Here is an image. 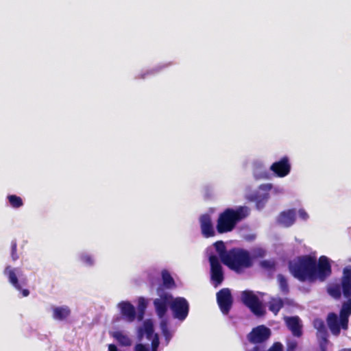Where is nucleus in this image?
<instances>
[{"instance_id":"39448f33","label":"nucleus","mask_w":351,"mask_h":351,"mask_svg":"<svg viewBox=\"0 0 351 351\" xmlns=\"http://www.w3.org/2000/svg\"><path fill=\"white\" fill-rule=\"evenodd\" d=\"M327 293L335 300H339L342 295L347 300H351V265L343 269L341 283L329 285Z\"/></svg>"},{"instance_id":"2f4dec72","label":"nucleus","mask_w":351,"mask_h":351,"mask_svg":"<svg viewBox=\"0 0 351 351\" xmlns=\"http://www.w3.org/2000/svg\"><path fill=\"white\" fill-rule=\"evenodd\" d=\"M267 351H284V347L282 343L274 342Z\"/></svg>"},{"instance_id":"6ab92c4d","label":"nucleus","mask_w":351,"mask_h":351,"mask_svg":"<svg viewBox=\"0 0 351 351\" xmlns=\"http://www.w3.org/2000/svg\"><path fill=\"white\" fill-rule=\"evenodd\" d=\"M284 306V302L280 298H271L269 302V310L275 315H277L280 309Z\"/></svg>"},{"instance_id":"7c9ffc66","label":"nucleus","mask_w":351,"mask_h":351,"mask_svg":"<svg viewBox=\"0 0 351 351\" xmlns=\"http://www.w3.org/2000/svg\"><path fill=\"white\" fill-rule=\"evenodd\" d=\"M319 339V346L320 351H326L328 343V336H322L317 337Z\"/></svg>"},{"instance_id":"f257e3e1","label":"nucleus","mask_w":351,"mask_h":351,"mask_svg":"<svg viewBox=\"0 0 351 351\" xmlns=\"http://www.w3.org/2000/svg\"><path fill=\"white\" fill-rule=\"evenodd\" d=\"M289 269L293 276L300 282H314L317 280L325 281L332 274L331 265L325 256L319 258L311 255L298 256L289 262Z\"/></svg>"},{"instance_id":"2eb2a0df","label":"nucleus","mask_w":351,"mask_h":351,"mask_svg":"<svg viewBox=\"0 0 351 351\" xmlns=\"http://www.w3.org/2000/svg\"><path fill=\"white\" fill-rule=\"evenodd\" d=\"M285 324L291 334L298 338L303 335L302 321L298 316L287 317L285 318Z\"/></svg>"},{"instance_id":"1a4fd4ad","label":"nucleus","mask_w":351,"mask_h":351,"mask_svg":"<svg viewBox=\"0 0 351 351\" xmlns=\"http://www.w3.org/2000/svg\"><path fill=\"white\" fill-rule=\"evenodd\" d=\"M170 308L173 313V317L183 321L188 316L189 304L184 298L178 297L173 298L170 304Z\"/></svg>"},{"instance_id":"473e14b6","label":"nucleus","mask_w":351,"mask_h":351,"mask_svg":"<svg viewBox=\"0 0 351 351\" xmlns=\"http://www.w3.org/2000/svg\"><path fill=\"white\" fill-rule=\"evenodd\" d=\"M260 265L261 267L267 269H271L274 267V263L270 261L264 260L261 261Z\"/></svg>"},{"instance_id":"9b49d317","label":"nucleus","mask_w":351,"mask_h":351,"mask_svg":"<svg viewBox=\"0 0 351 351\" xmlns=\"http://www.w3.org/2000/svg\"><path fill=\"white\" fill-rule=\"evenodd\" d=\"M217 300L221 311L224 315L228 314L232 306V296L230 290L223 288L217 293Z\"/></svg>"},{"instance_id":"ea45409f","label":"nucleus","mask_w":351,"mask_h":351,"mask_svg":"<svg viewBox=\"0 0 351 351\" xmlns=\"http://www.w3.org/2000/svg\"><path fill=\"white\" fill-rule=\"evenodd\" d=\"M157 350H158V348H152V350H151V351H157Z\"/></svg>"},{"instance_id":"a878e982","label":"nucleus","mask_w":351,"mask_h":351,"mask_svg":"<svg viewBox=\"0 0 351 351\" xmlns=\"http://www.w3.org/2000/svg\"><path fill=\"white\" fill-rule=\"evenodd\" d=\"M8 199L10 206L14 208H19L23 205V202L21 197L16 195H8Z\"/></svg>"},{"instance_id":"423d86ee","label":"nucleus","mask_w":351,"mask_h":351,"mask_svg":"<svg viewBox=\"0 0 351 351\" xmlns=\"http://www.w3.org/2000/svg\"><path fill=\"white\" fill-rule=\"evenodd\" d=\"M241 300L243 304L256 316L262 317L265 315L266 311L262 302L252 291L245 290L242 291Z\"/></svg>"},{"instance_id":"f03ea898","label":"nucleus","mask_w":351,"mask_h":351,"mask_svg":"<svg viewBox=\"0 0 351 351\" xmlns=\"http://www.w3.org/2000/svg\"><path fill=\"white\" fill-rule=\"evenodd\" d=\"M249 213V208L245 206H239L236 208H226L219 214L216 225L217 232L219 234L232 232Z\"/></svg>"},{"instance_id":"6e6552de","label":"nucleus","mask_w":351,"mask_h":351,"mask_svg":"<svg viewBox=\"0 0 351 351\" xmlns=\"http://www.w3.org/2000/svg\"><path fill=\"white\" fill-rule=\"evenodd\" d=\"M271 331L265 325H259L252 329L247 335V339L252 344L264 345L270 338Z\"/></svg>"},{"instance_id":"aec40b11","label":"nucleus","mask_w":351,"mask_h":351,"mask_svg":"<svg viewBox=\"0 0 351 351\" xmlns=\"http://www.w3.org/2000/svg\"><path fill=\"white\" fill-rule=\"evenodd\" d=\"M313 326L317 330V337L322 336H328V331L324 322L322 319H315Z\"/></svg>"},{"instance_id":"58836bf2","label":"nucleus","mask_w":351,"mask_h":351,"mask_svg":"<svg viewBox=\"0 0 351 351\" xmlns=\"http://www.w3.org/2000/svg\"><path fill=\"white\" fill-rule=\"evenodd\" d=\"M108 351H117V348L114 344H110L108 346Z\"/></svg>"},{"instance_id":"4468645a","label":"nucleus","mask_w":351,"mask_h":351,"mask_svg":"<svg viewBox=\"0 0 351 351\" xmlns=\"http://www.w3.org/2000/svg\"><path fill=\"white\" fill-rule=\"evenodd\" d=\"M201 232L204 237L210 238L215 235L211 217L208 214H204L199 217Z\"/></svg>"},{"instance_id":"393cba45","label":"nucleus","mask_w":351,"mask_h":351,"mask_svg":"<svg viewBox=\"0 0 351 351\" xmlns=\"http://www.w3.org/2000/svg\"><path fill=\"white\" fill-rule=\"evenodd\" d=\"M147 302L143 298H139L138 300L137 317L138 320H142L145 314V309L147 308Z\"/></svg>"},{"instance_id":"7ed1b4c3","label":"nucleus","mask_w":351,"mask_h":351,"mask_svg":"<svg viewBox=\"0 0 351 351\" xmlns=\"http://www.w3.org/2000/svg\"><path fill=\"white\" fill-rule=\"evenodd\" d=\"M223 263L230 270L241 274L253 266V258L247 250L233 247L228 250V254Z\"/></svg>"},{"instance_id":"e433bc0d","label":"nucleus","mask_w":351,"mask_h":351,"mask_svg":"<svg viewBox=\"0 0 351 351\" xmlns=\"http://www.w3.org/2000/svg\"><path fill=\"white\" fill-rule=\"evenodd\" d=\"M134 351H149V348L143 343H137L134 348Z\"/></svg>"},{"instance_id":"c9c22d12","label":"nucleus","mask_w":351,"mask_h":351,"mask_svg":"<svg viewBox=\"0 0 351 351\" xmlns=\"http://www.w3.org/2000/svg\"><path fill=\"white\" fill-rule=\"evenodd\" d=\"M152 340V347L158 348L160 344L159 337L158 334H155Z\"/></svg>"},{"instance_id":"f8f14e48","label":"nucleus","mask_w":351,"mask_h":351,"mask_svg":"<svg viewBox=\"0 0 351 351\" xmlns=\"http://www.w3.org/2000/svg\"><path fill=\"white\" fill-rule=\"evenodd\" d=\"M173 296L169 293H163L158 298L154 300V306L156 313L159 318L162 319L166 315L168 306H170Z\"/></svg>"},{"instance_id":"f3484780","label":"nucleus","mask_w":351,"mask_h":351,"mask_svg":"<svg viewBox=\"0 0 351 351\" xmlns=\"http://www.w3.org/2000/svg\"><path fill=\"white\" fill-rule=\"evenodd\" d=\"M121 314L123 318L129 322L134 321L136 313L134 306L128 301H123L119 304Z\"/></svg>"},{"instance_id":"9d476101","label":"nucleus","mask_w":351,"mask_h":351,"mask_svg":"<svg viewBox=\"0 0 351 351\" xmlns=\"http://www.w3.org/2000/svg\"><path fill=\"white\" fill-rule=\"evenodd\" d=\"M208 260L210 265V278L215 286L217 287L224 280L223 267L217 256L211 255L209 256Z\"/></svg>"},{"instance_id":"0eeeda50","label":"nucleus","mask_w":351,"mask_h":351,"mask_svg":"<svg viewBox=\"0 0 351 351\" xmlns=\"http://www.w3.org/2000/svg\"><path fill=\"white\" fill-rule=\"evenodd\" d=\"M19 268H12L10 265L5 267L3 274L7 276L8 282L12 286L19 291L21 292L23 297H27L29 295V291L27 289H23V286L27 285V278H22L20 280L17 277Z\"/></svg>"},{"instance_id":"412c9836","label":"nucleus","mask_w":351,"mask_h":351,"mask_svg":"<svg viewBox=\"0 0 351 351\" xmlns=\"http://www.w3.org/2000/svg\"><path fill=\"white\" fill-rule=\"evenodd\" d=\"M163 286L167 289H172L176 287V283L170 273L163 269L161 272Z\"/></svg>"},{"instance_id":"ddd939ff","label":"nucleus","mask_w":351,"mask_h":351,"mask_svg":"<svg viewBox=\"0 0 351 351\" xmlns=\"http://www.w3.org/2000/svg\"><path fill=\"white\" fill-rule=\"evenodd\" d=\"M270 170L280 178L287 176L291 171V164L289 158L284 156L279 161L274 162L270 167Z\"/></svg>"},{"instance_id":"a19ab883","label":"nucleus","mask_w":351,"mask_h":351,"mask_svg":"<svg viewBox=\"0 0 351 351\" xmlns=\"http://www.w3.org/2000/svg\"><path fill=\"white\" fill-rule=\"evenodd\" d=\"M264 254H265V252H263V253L260 254V256H264Z\"/></svg>"},{"instance_id":"4c0bfd02","label":"nucleus","mask_w":351,"mask_h":351,"mask_svg":"<svg viewBox=\"0 0 351 351\" xmlns=\"http://www.w3.org/2000/svg\"><path fill=\"white\" fill-rule=\"evenodd\" d=\"M298 214H299V216L302 219V220H306L308 218V215L307 214V213L304 210V209H300L299 211H298Z\"/></svg>"},{"instance_id":"5701e85b","label":"nucleus","mask_w":351,"mask_h":351,"mask_svg":"<svg viewBox=\"0 0 351 351\" xmlns=\"http://www.w3.org/2000/svg\"><path fill=\"white\" fill-rule=\"evenodd\" d=\"M216 251L217 252L219 258L223 263L225 258L228 254V250H226V245L222 241H218L214 243Z\"/></svg>"},{"instance_id":"c85d7f7f","label":"nucleus","mask_w":351,"mask_h":351,"mask_svg":"<svg viewBox=\"0 0 351 351\" xmlns=\"http://www.w3.org/2000/svg\"><path fill=\"white\" fill-rule=\"evenodd\" d=\"M298 343L295 339H288L286 341V351H297Z\"/></svg>"},{"instance_id":"20e7f679","label":"nucleus","mask_w":351,"mask_h":351,"mask_svg":"<svg viewBox=\"0 0 351 351\" xmlns=\"http://www.w3.org/2000/svg\"><path fill=\"white\" fill-rule=\"evenodd\" d=\"M351 315V300H346L342 303L339 312V317L335 313H329L326 317L327 325L335 336L340 334L341 329L348 328L349 317Z\"/></svg>"},{"instance_id":"b1692460","label":"nucleus","mask_w":351,"mask_h":351,"mask_svg":"<svg viewBox=\"0 0 351 351\" xmlns=\"http://www.w3.org/2000/svg\"><path fill=\"white\" fill-rule=\"evenodd\" d=\"M160 327L162 335L164 336L167 343H168L172 337V335L169 329L167 321L166 319H162L160 323Z\"/></svg>"},{"instance_id":"c756f323","label":"nucleus","mask_w":351,"mask_h":351,"mask_svg":"<svg viewBox=\"0 0 351 351\" xmlns=\"http://www.w3.org/2000/svg\"><path fill=\"white\" fill-rule=\"evenodd\" d=\"M17 243L16 240H13L11 242V257L13 261H16L19 259V256L17 254Z\"/></svg>"},{"instance_id":"bb28decb","label":"nucleus","mask_w":351,"mask_h":351,"mask_svg":"<svg viewBox=\"0 0 351 351\" xmlns=\"http://www.w3.org/2000/svg\"><path fill=\"white\" fill-rule=\"evenodd\" d=\"M279 287L280 291L285 293L287 294L289 291V285L287 282V280L285 276L282 274H278L277 276Z\"/></svg>"},{"instance_id":"a211bd4d","label":"nucleus","mask_w":351,"mask_h":351,"mask_svg":"<svg viewBox=\"0 0 351 351\" xmlns=\"http://www.w3.org/2000/svg\"><path fill=\"white\" fill-rule=\"evenodd\" d=\"M71 314L70 308L66 306L55 307L53 309V317L57 320H63Z\"/></svg>"},{"instance_id":"f704fd0d","label":"nucleus","mask_w":351,"mask_h":351,"mask_svg":"<svg viewBox=\"0 0 351 351\" xmlns=\"http://www.w3.org/2000/svg\"><path fill=\"white\" fill-rule=\"evenodd\" d=\"M254 346L245 351H265V345L253 344Z\"/></svg>"},{"instance_id":"72a5a7b5","label":"nucleus","mask_w":351,"mask_h":351,"mask_svg":"<svg viewBox=\"0 0 351 351\" xmlns=\"http://www.w3.org/2000/svg\"><path fill=\"white\" fill-rule=\"evenodd\" d=\"M81 260L86 264L88 265H92L93 264V260L90 255L84 254L81 256Z\"/></svg>"},{"instance_id":"dca6fc26","label":"nucleus","mask_w":351,"mask_h":351,"mask_svg":"<svg viewBox=\"0 0 351 351\" xmlns=\"http://www.w3.org/2000/svg\"><path fill=\"white\" fill-rule=\"evenodd\" d=\"M296 220V210L295 208L288 209L281 212L277 219L278 223L285 228L294 224Z\"/></svg>"},{"instance_id":"cd10ccee","label":"nucleus","mask_w":351,"mask_h":351,"mask_svg":"<svg viewBox=\"0 0 351 351\" xmlns=\"http://www.w3.org/2000/svg\"><path fill=\"white\" fill-rule=\"evenodd\" d=\"M114 337L122 346H129L131 345L130 339L127 335H125L121 332H117Z\"/></svg>"},{"instance_id":"4be33fe9","label":"nucleus","mask_w":351,"mask_h":351,"mask_svg":"<svg viewBox=\"0 0 351 351\" xmlns=\"http://www.w3.org/2000/svg\"><path fill=\"white\" fill-rule=\"evenodd\" d=\"M143 332L145 334L146 338L148 340H151L156 334L154 333L153 324L150 321L145 322L143 324V328L140 329V335H142Z\"/></svg>"}]
</instances>
